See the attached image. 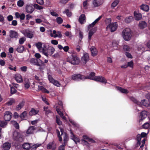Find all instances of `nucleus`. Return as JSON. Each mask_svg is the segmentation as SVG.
<instances>
[{
    "instance_id": "33",
    "label": "nucleus",
    "mask_w": 150,
    "mask_h": 150,
    "mask_svg": "<svg viewBox=\"0 0 150 150\" xmlns=\"http://www.w3.org/2000/svg\"><path fill=\"white\" fill-rule=\"evenodd\" d=\"M30 145L29 143H25L22 145L23 149L25 150H29L30 148Z\"/></svg>"
},
{
    "instance_id": "34",
    "label": "nucleus",
    "mask_w": 150,
    "mask_h": 150,
    "mask_svg": "<svg viewBox=\"0 0 150 150\" xmlns=\"http://www.w3.org/2000/svg\"><path fill=\"white\" fill-rule=\"evenodd\" d=\"M27 113L26 111H24L20 115V117L21 118V120H24L25 118L27 117Z\"/></svg>"
},
{
    "instance_id": "22",
    "label": "nucleus",
    "mask_w": 150,
    "mask_h": 150,
    "mask_svg": "<svg viewBox=\"0 0 150 150\" xmlns=\"http://www.w3.org/2000/svg\"><path fill=\"white\" fill-rule=\"evenodd\" d=\"M11 146L10 143L8 142H6L4 144H3L2 145L3 149L5 150H8L9 149Z\"/></svg>"
},
{
    "instance_id": "36",
    "label": "nucleus",
    "mask_w": 150,
    "mask_h": 150,
    "mask_svg": "<svg viewBox=\"0 0 150 150\" xmlns=\"http://www.w3.org/2000/svg\"><path fill=\"white\" fill-rule=\"evenodd\" d=\"M123 50L125 53L127 52H129L130 51V48L129 46L127 45H124L123 47Z\"/></svg>"
},
{
    "instance_id": "11",
    "label": "nucleus",
    "mask_w": 150,
    "mask_h": 150,
    "mask_svg": "<svg viewBox=\"0 0 150 150\" xmlns=\"http://www.w3.org/2000/svg\"><path fill=\"white\" fill-rule=\"evenodd\" d=\"M22 33L25 36H27L29 38H32L33 37V34L29 29H27L23 30Z\"/></svg>"
},
{
    "instance_id": "46",
    "label": "nucleus",
    "mask_w": 150,
    "mask_h": 150,
    "mask_svg": "<svg viewBox=\"0 0 150 150\" xmlns=\"http://www.w3.org/2000/svg\"><path fill=\"white\" fill-rule=\"evenodd\" d=\"M63 135V139L64 142H67L68 140V136L67 134L64 132V134H62Z\"/></svg>"
},
{
    "instance_id": "63",
    "label": "nucleus",
    "mask_w": 150,
    "mask_h": 150,
    "mask_svg": "<svg viewBox=\"0 0 150 150\" xmlns=\"http://www.w3.org/2000/svg\"><path fill=\"white\" fill-rule=\"evenodd\" d=\"M20 69L22 71L25 72L27 71V67L25 66H23L21 67Z\"/></svg>"
},
{
    "instance_id": "21",
    "label": "nucleus",
    "mask_w": 150,
    "mask_h": 150,
    "mask_svg": "<svg viewBox=\"0 0 150 150\" xmlns=\"http://www.w3.org/2000/svg\"><path fill=\"white\" fill-rule=\"evenodd\" d=\"M86 18L85 14H83L80 16L79 21L81 24H83L86 22Z\"/></svg>"
},
{
    "instance_id": "41",
    "label": "nucleus",
    "mask_w": 150,
    "mask_h": 150,
    "mask_svg": "<svg viewBox=\"0 0 150 150\" xmlns=\"http://www.w3.org/2000/svg\"><path fill=\"white\" fill-rule=\"evenodd\" d=\"M63 13H66L68 17H71L72 15L71 12L69 11V10H65L63 11Z\"/></svg>"
},
{
    "instance_id": "26",
    "label": "nucleus",
    "mask_w": 150,
    "mask_h": 150,
    "mask_svg": "<svg viewBox=\"0 0 150 150\" xmlns=\"http://www.w3.org/2000/svg\"><path fill=\"white\" fill-rule=\"evenodd\" d=\"M116 88L117 90L119 91L122 93L125 94L128 93L129 92L126 89H124L121 87L119 86H116Z\"/></svg>"
},
{
    "instance_id": "8",
    "label": "nucleus",
    "mask_w": 150,
    "mask_h": 150,
    "mask_svg": "<svg viewBox=\"0 0 150 150\" xmlns=\"http://www.w3.org/2000/svg\"><path fill=\"white\" fill-rule=\"evenodd\" d=\"M47 77L49 80L50 83L53 84L54 85L57 87H59L60 86V84L59 82L53 78L52 76L49 74L47 73Z\"/></svg>"
},
{
    "instance_id": "6",
    "label": "nucleus",
    "mask_w": 150,
    "mask_h": 150,
    "mask_svg": "<svg viewBox=\"0 0 150 150\" xmlns=\"http://www.w3.org/2000/svg\"><path fill=\"white\" fill-rule=\"evenodd\" d=\"M71 79L76 81H84L85 79V76L80 74H75L72 75Z\"/></svg>"
},
{
    "instance_id": "18",
    "label": "nucleus",
    "mask_w": 150,
    "mask_h": 150,
    "mask_svg": "<svg viewBox=\"0 0 150 150\" xmlns=\"http://www.w3.org/2000/svg\"><path fill=\"white\" fill-rule=\"evenodd\" d=\"M134 16L135 19L137 21H139L142 18V14L138 11H134Z\"/></svg>"
},
{
    "instance_id": "45",
    "label": "nucleus",
    "mask_w": 150,
    "mask_h": 150,
    "mask_svg": "<svg viewBox=\"0 0 150 150\" xmlns=\"http://www.w3.org/2000/svg\"><path fill=\"white\" fill-rule=\"evenodd\" d=\"M130 100L132 101L134 103L137 104L138 105H140V102L138 101L134 98L133 97H131L130 98Z\"/></svg>"
},
{
    "instance_id": "55",
    "label": "nucleus",
    "mask_w": 150,
    "mask_h": 150,
    "mask_svg": "<svg viewBox=\"0 0 150 150\" xmlns=\"http://www.w3.org/2000/svg\"><path fill=\"white\" fill-rule=\"evenodd\" d=\"M134 63L132 61H131L127 63V66L131 68H133V67Z\"/></svg>"
},
{
    "instance_id": "16",
    "label": "nucleus",
    "mask_w": 150,
    "mask_h": 150,
    "mask_svg": "<svg viewBox=\"0 0 150 150\" xmlns=\"http://www.w3.org/2000/svg\"><path fill=\"white\" fill-rule=\"evenodd\" d=\"M18 35L17 32L11 30L10 31V37L11 38H17Z\"/></svg>"
},
{
    "instance_id": "37",
    "label": "nucleus",
    "mask_w": 150,
    "mask_h": 150,
    "mask_svg": "<svg viewBox=\"0 0 150 150\" xmlns=\"http://www.w3.org/2000/svg\"><path fill=\"white\" fill-rule=\"evenodd\" d=\"M58 34H56L54 36L52 34H51L50 35L51 37H54V38H56L58 37L59 38H61L62 37V35L61 34V33L60 31L57 32Z\"/></svg>"
},
{
    "instance_id": "3",
    "label": "nucleus",
    "mask_w": 150,
    "mask_h": 150,
    "mask_svg": "<svg viewBox=\"0 0 150 150\" xmlns=\"http://www.w3.org/2000/svg\"><path fill=\"white\" fill-rule=\"evenodd\" d=\"M124 39L126 41H129L131 39L132 35L129 28H126L123 30L122 34Z\"/></svg>"
},
{
    "instance_id": "51",
    "label": "nucleus",
    "mask_w": 150,
    "mask_h": 150,
    "mask_svg": "<svg viewBox=\"0 0 150 150\" xmlns=\"http://www.w3.org/2000/svg\"><path fill=\"white\" fill-rule=\"evenodd\" d=\"M24 86L25 88L27 89L29 88L30 86V82L28 80L24 84Z\"/></svg>"
},
{
    "instance_id": "52",
    "label": "nucleus",
    "mask_w": 150,
    "mask_h": 150,
    "mask_svg": "<svg viewBox=\"0 0 150 150\" xmlns=\"http://www.w3.org/2000/svg\"><path fill=\"white\" fill-rule=\"evenodd\" d=\"M69 121L70 122L74 127H78V124L76 123V122L74 120H72L71 119H69Z\"/></svg>"
},
{
    "instance_id": "15",
    "label": "nucleus",
    "mask_w": 150,
    "mask_h": 150,
    "mask_svg": "<svg viewBox=\"0 0 150 150\" xmlns=\"http://www.w3.org/2000/svg\"><path fill=\"white\" fill-rule=\"evenodd\" d=\"M25 50V48L23 46L18 45L16 48L15 49V51H17L18 53H22Z\"/></svg>"
},
{
    "instance_id": "60",
    "label": "nucleus",
    "mask_w": 150,
    "mask_h": 150,
    "mask_svg": "<svg viewBox=\"0 0 150 150\" xmlns=\"http://www.w3.org/2000/svg\"><path fill=\"white\" fill-rule=\"evenodd\" d=\"M79 38L82 39L83 38V33L80 30H79Z\"/></svg>"
},
{
    "instance_id": "47",
    "label": "nucleus",
    "mask_w": 150,
    "mask_h": 150,
    "mask_svg": "<svg viewBox=\"0 0 150 150\" xmlns=\"http://www.w3.org/2000/svg\"><path fill=\"white\" fill-rule=\"evenodd\" d=\"M15 102V100L13 99H12L8 101L6 103L8 105H11L13 103Z\"/></svg>"
},
{
    "instance_id": "40",
    "label": "nucleus",
    "mask_w": 150,
    "mask_h": 150,
    "mask_svg": "<svg viewBox=\"0 0 150 150\" xmlns=\"http://www.w3.org/2000/svg\"><path fill=\"white\" fill-rule=\"evenodd\" d=\"M26 39L25 37H23L20 38L19 40V43L20 45H22L24 42L25 41Z\"/></svg>"
},
{
    "instance_id": "54",
    "label": "nucleus",
    "mask_w": 150,
    "mask_h": 150,
    "mask_svg": "<svg viewBox=\"0 0 150 150\" xmlns=\"http://www.w3.org/2000/svg\"><path fill=\"white\" fill-rule=\"evenodd\" d=\"M24 4V2L22 0H19L17 2V5L18 6L20 7L22 6Z\"/></svg>"
},
{
    "instance_id": "1",
    "label": "nucleus",
    "mask_w": 150,
    "mask_h": 150,
    "mask_svg": "<svg viewBox=\"0 0 150 150\" xmlns=\"http://www.w3.org/2000/svg\"><path fill=\"white\" fill-rule=\"evenodd\" d=\"M44 44V49H43L42 53L46 57H48L49 56H51L55 51V49L53 47L50 46L47 47L46 45Z\"/></svg>"
},
{
    "instance_id": "43",
    "label": "nucleus",
    "mask_w": 150,
    "mask_h": 150,
    "mask_svg": "<svg viewBox=\"0 0 150 150\" xmlns=\"http://www.w3.org/2000/svg\"><path fill=\"white\" fill-rule=\"evenodd\" d=\"M119 1L118 0H115L111 4V7L112 8H113L118 4Z\"/></svg>"
},
{
    "instance_id": "42",
    "label": "nucleus",
    "mask_w": 150,
    "mask_h": 150,
    "mask_svg": "<svg viewBox=\"0 0 150 150\" xmlns=\"http://www.w3.org/2000/svg\"><path fill=\"white\" fill-rule=\"evenodd\" d=\"M56 21L57 23L59 24H60L62 23L63 20L61 17H57L56 19Z\"/></svg>"
},
{
    "instance_id": "49",
    "label": "nucleus",
    "mask_w": 150,
    "mask_h": 150,
    "mask_svg": "<svg viewBox=\"0 0 150 150\" xmlns=\"http://www.w3.org/2000/svg\"><path fill=\"white\" fill-rule=\"evenodd\" d=\"M13 122L14 124V127L16 129H18L19 128V124H18L17 122L15 121H13Z\"/></svg>"
},
{
    "instance_id": "10",
    "label": "nucleus",
    "mask_w": 150,
    "mask_h": 150,
    "mask_svg": "<svg viewBox=\"0 0 150 150\" xmlns=\"http://www.w3.org/2000/svg\"><path fill=\"white\" fill-rule=\"evenodd\" d=\"M12 113L11 112L7 111L5 112L4 117L5 121H9L11 120L12 115Z\"/></svg>"
},
{
    "instance_id": "57",
    "label": "nucleus",
    "mask_w": 150,
    "mask_h": 150,
    "mask_svg": "<svg viewBox=\"0 0 150 150\" xmlns=\"http://www.w3.org/2000/svg\"><path fill=\"white\" fill-rule=\"evenodd\" d=\"M88 0H86V1L83 2V6L84 7V8H87V7L88 5Z\"/></svg>"
},
{
    "instance_id": "35",
    "label": "nucleus",
    "mask_w": 150,
    "mask_h": 150,
    "mask_svg": "<svg viewBox=\"0 0 150 150\" xmlns=\"http://www.w3.org/2000/svg\"><path fill=\"white\" fill-rule=\"evenodd\" d=\"M7 124V122L6 121H0V126L2 128L6 127Z\"/></svg>"
},
{
    "instance_id": "48",
    "label": "nucleus",
    "mask_w": 150,
    "mask_h": 150,
    "mask_svg": "<svg viewBox=\"0 0 150 150\" xmlns=\"http://www.w3.org/2000/svg\"><path fill=\"white\" fill-rule=\"evenodd\" d=\"M17 92V90L13 87H12L11 88V93L12 94H14Z\"/></svg>"
},
{
    "instance_id": "53",
    "label": "nucleus",
    "mask_w": 150,
    "mask_h": 150,
    "mask_svg": "<svg viewBox=\"0 0 150 150\" xmlns=\"http://www.w3.org/2000/svg\"><path fill=\"white\" fill-rule=\"evenodd\" d=\"M71 139L74 141L76 144H77V142H80L79 139L75 136L71 138Z\"/></svg>"
},
{
    "instance_id": "39",
    "label": "nucleus",
    "mask_w": 150,
    "mask_h": 150,
    "mask_svg": "<svg viewBox=\"0 0 150 150\" xmlns=\"http://www.w3.org/2000/svg\"><path fill=\"white\" fill-rule=\"evenodd\" d=\"M56 122L59 125H62V122L60 120L59 117L57 116H56Z\"/></svg>"
},
{
    "instance_id": "62",
    "label": "nucleus",
    "mask_w": 150,
    "mask_h": 150,
    "mask_svg": "<svg viewBox=\"0 0 150 150\" xmlns=\"http://www.w3.org/2000/svg\"><path fill=\"white\" fill-rule=\"evenodd\" d=\"M125 55L127 57L129 58H132V55L129 52H126L125 53Z\"/></svg>"
},
{
    "instance_id": "13",
    "label": "nucleus",
    "mask_w": 150,
    "mask_h": 150,
    "mask_svg": "<svg viewBox=\"0 0 150 150\" xmlns=\"http://www.w3.org/2000/svg\"><path fill=\"white\" fill-rule=\"evenodd\" d=\"M89 59L88 54L87 53H84L81 58V61L83 64H86Z\"/></svg>"
},
{
    "instance_id": "28",
    "label": "nucleus",
    "mask_w": 150,
    "mask_h": 150,
    "mask_svg": "<svg viewBox=\"0 0 150 150\" xmlns=\"http://www.w3.org/2000/svg\"><path fill=\"white\" fill-rule=\"evenodd\" d=\"M90 50L92 56H95L97 55L98 51L94 46H92L90 48Z\"/></svg>"
},
{
    "instance_id": "23",
    "label": "nucleus",
    "mask_w": 150,
    "mask_h": 150,
    "mask_svg": "<svg viewBox=\"0 0 150 150\" xmlns=\"http://www.w3.org/2000/svg\"><path fill=\"white\" fill-rule=\"evenodd\" d=\"M147 112L146 111H143L140 113L141 119L139 120V122L142 121L147 116Z\"/></svg>"
},
{
    "instance_id": "64",
    "label": "nucleus",
    "mask_w": 150,
    "mask_h": 150,
    "mask_svg": "<svg viewBox=\"0 0 150 150\" xmlns=\"http://www.w3.org/2000/svg\"><path fill=\"white\" fill-rule=\"evenodd\" d=\"M105 21L106 23H111V19L110 18H107Z\"/></svg>"
},
{
    "instance_id": "27",
    "label": "nucleus",
    "mask_w": 150,
    "mask_h": 150,
    "mask_svg": "<svg viewBox=\"0 0 150 150\" xmlns=\"http://www.w3.org/2000/svg\"><path fill=\"white\" fill-rule=\"evenodd\" d=\"M103 2V0H94L93 1V4L95 6L97 7L101 5Z\"/></svg>"
},
{
    "instance_id": "9",
    "label": "nucleus",
    "mask_w": 150,
    "mask_h": 150,
    "mask_svg": "<svg viewBox=\"0 0 150 150\" xmlns=\"http://www.w3.org/2000/svg\"><path fill=\"white\" fill-rule=\"evenodd\" d=\"M44 44L45 43L38 42H36L35 44V46L38 50L40 52H42L43 51V49H44Z\"/></svg>"
},
{
    "instance_id": "32",
    "label": "nucleus",
    "mask_w": 150,
    "mask_h": 150,
    "mask_svg": "<svg viewBox=\"0 0 150 150\" xmlns=\"http://www.w3.org/2000/svg\"><path fill=\"white\" fill-rule=\"evenodd\" d=\"M15 79L18 83H21L23 81L22 78L20 74L15 75Z\"/></svg>"
},
{
    "instance_id": "50",
    "label": "nucleus",
    "mask_w": 150,
    "mask_h": 150,
    "mask_svg": "<svg viewBox=\"0 0 150 150\" xmlns=\"http://www.w3.org/2000/svg\"><path fill=\"white\" fill-rule=\"evenodd\" d=\"M150 125L149 123L148 122H146L144 123L143 125H142V127L143 128H144L147 129L148 128V127H149Z\"/></svg>"
},
{
    "instance_id": "38",
    "label": "nucleus",
    "mask_w": 150,
    "mask_h": 150,
    "mask_svg": "<svg viewBox=\"0 0 150 150\" xmlns=\"http://www.w3.org/2000/svg\"><path fill=\"white\" fill-rule=\"evenodd\" d=\"M140 8L141 9H149V6L146 4H143L141 5Z\"/></svg>"
},
{
    "instance_id": "19",
    "label": "nucleus",
    "mask_w": 150,
    "mask_h": 150,
    "mask_svg": "<svg viewBox=\"0 0 150 150\" xmlns=\"http://www.w3.org/2000/svg\"><path fill=\"white\" fill-rule=\"evenodd\" d=\"M47 148L48 149H51L53 150H54L56 148V146L54 144V142H50L48 144Z\"/></svg>"
},
{
    "instance_id": "61",
    "label": "nucleus",
    "mask_w": 150,
    "mask_h": 150,
    "mask_svg": "<svg viewBox=\"0 0 150 150\" xmlns=\"http://www.w3.org/2000/svg\"><path fill=\"white\" fill-rule=\"evenodd\" d=\"M13 117L17 119L20 117V115L16 112H15L13 114Z\"/></svg>"
},
{
    "instance_id": "14",
    "label": "nucleus",
    "mask_w": 150,
    "mask_h": 150,
    "mask_svg": "<svg viewBox=\"0 0 150 150\" xmlns=\"http://www.w3.org/2000/svg\"><path fill=\"white\" fill-rule=\"evenodd\" d=\"M117 26L116 23L115 22L110 23L107 27L109 28L111 32H113L116 30L117 29Z\"/></svg>"
},
{
    "instance_id": "31",
    "label": "nucleus",
    "mask_w": 150,
    "mask_h": 150,
    "mask_svg": "<svg viewBox=\"0 0 150 150\" xmlns=\"http://www.w3.org/2000/svg\"><path fill=\"white\" fill-rule=\"evenodd\" d=\"M24 105V102L23 101H22L20 102L18 105H17L16 107V110L17 111L20 110L23 107Z\"/></svg>"
},
{
    "instance_id": "25",
    "label": "nucleus",
    "mask_w": 150,
    "mask_h": 150,
    "mask_svg": "<svg viewBox=\"0 0 150 150\" xmlns=\"http://www.w3.org/2000/svg\"><path fill=\"white\" fill-rule=\"evenodd\" d=\"M147 25V23L145 21H141L139 22L138 26L140 28L143 29L146 27Z\"/></svg>"
},
{
    "instance_id": "30",
    "label": "nucleus",
    "mask_w": 150,
    "mask_h": 150,
    "mask_svg": "<svg viewBox=\"0 0 150 150\" xmlns=\"http://www.w3.org/2000/svg\"><path fill=\"white\" fill-rule=\"evenodd\" d=\"M134 20L133 17L132 16H130L126 17L125 19V21L126 23H129L133 21Z\"/></svg>"
},
{
    "instance_id": "17",
    "label": "nucleus",
    "mask_w": 150,
    "mask_h": 150,
    "mask_svg": "<svg viewBox=\"0 0 150 150\" xmlns=\"http://www.w3.org/2000/svg\"><path fill=\"white\" fill-rule=\"evenodd\" d=\"M140 104L146 107H148L150 105V102L149 100L144 99L140 102Z\"/></svg>"
},
{
    "instance_id": "44",
    "label": "nucleus",
    "mask_w": 150,
    "mask_h": 150,
    "mask_svg": "<svg viewBox=\"0 0 150 150\" xmlns=\"http://www.w3.org/2000/svg\"><path fill=\"white\" fill-rule=\"evenodd\" d=\"M56 132L57 134V137L59 139V141L60 142H61L62 141V139L60 134V133L58 129H56Z\"/></svg>"
},
{
    "instance_id": "7",
    "label": "nucleus",
    "mask_w": 150,
    "mask_h": 150,
    "mask_svg": "<svg viewBox=\"0 0 150 150\" xmlns=\"http://www.w3.org/2000/svg\"><path fill=\"white\" fill-rule=\"evenodd\" d=\"M43 8L42 6H39L36 4H28L26 6V9H42Z\"/></svg>"
},
{
    "instance_id": "20",
    "label": "nucleus",
    "mask_w": 150,
    "mask_h": 150,
    "mask_svg": "<svg viewBox=\"0 0 150 150\" xmlns=\"http://www.w3.org/2000/svg\"><path fill=\"white\" fill-rule=\"evenodd\" d=\"M97 29L96 27H95L92 29L90 30L88 33V39L89 40H90L92 35L96 32Z\"/></svg>"
},
{
    "instance_id": "24",
    "label": "nucleus",
    "mask_w": 150,
    "mask_h": 150,
    "mask_svg": "<svg viewBox=\"0 0 150 150\" xmlns=\"http://www.w3.org/2000/svg\"><path fill=\"white\" fill-rule=\"evenodd\" d=\"M95 73L94 72H91L89 75L85 76V79H89L93 80L95 78Z\"/></svg>"
},
{
    "instance_id": "29",
    "label": "nucleus",
    "mask_w": 150,
    "mask_h": 150,
    "mask_svg": "<svg viewBox=\"0 0 150 150\" xmlns=\"http://www.w3.org/2000/svg\"><path fill=\"white\" fill-rule=\"evenodd\" d=\"M39 111L38 110H36L34 108H32L29 112V115L30 116L36 115L38 113Z\"/></svg>"
},
{
    "instance_id": "2",
    "label": "nucleus",
    "mask_w": 150,
    "mask_h": 150,
    "mask_svg": "<svg viewBox=\"0 0 150 150\" xmlns=\"http://www.w3.org/2000/svg\"><path fill=\"white\" fill-rule=\"evenodd\" d=\"M67 61L73 65H77L79 63L80 59L77 55L72 54L67 58Z\"/></svg>"
},
{
    "instance_id": "58",
    "label": "nucleus",
    "mask_w": 150,
    "mask_h": 150,
    "mask_svg": "<svg viewBox=\"0 0 150 150\" xmlns=\"http://www.w3.org/2000/svg\"><path fill=\"white\" fill-rule=\"evenodd\" d=\"M21 21V20H23L25 18V15L24 13H22L20 14L19 17Z\"/></svg>"
},
{
    "instance_id": "5",
    "label": "nucleus",
    "mask_w": 150,
    "mask_h": 150,
    "mask_svg": "<svg viewBox=\"0 0 150 150\" xmlns=\"http://www.w3.org/2000/svg\"><path fill=\"white\" fill-rule=\"evenodd\" d=\"M39 61H40L39 62H38L37 59L35 58H33L30 59V62L31 64L35 66H39L40 67H44L45 65L44 62L40 59H39Z\"/></svg>"
},
{
    "instance_id": "4",
    "label": "nucleus",
    "mask_w": 150,
    "mask_h": 150,
    "mask_svg": "<svg viewBox=\"0 0 150 150\" xmlns=\"http://www.w3.org/2000/svg\"><path fill=\"white\" fill-rule=\"evenodd\" d=\"M13 139L18 142H22L24 139L23 136L19 132L15 131L13 132Z\"/></svg>"
},
{
    "instance_id": "12",
    "label": "nucleus",
    "mask_w": 150,
    "mask_h": 150,
    "mask_svg": "<svg viewBox=\"0 0 150 150\" xmlns=\"http://www.w3.org/2000/svg\"><path fill=\"white\" fill-rule=\"evenodd\" d=\"M93 80L96 81L100 82L102 83H105V84L107 83V81L105 79L101 76H95Z\"/></svg>"
},
{
    "instance_id": "56",
    "label": "nucleus",
    "mask_w": 150,
    "mask_h": 150,
    "mask_svg": "<svg viewBox=\"0 0 150 150\" xmlns=\"http://www.w3.org/2000/svg\"><path fill=\"white\" fill-rule=\"evenodd\" d=\"M56 110L57 111V112L60 116L63 113V112H62L60 110V109H59L58 106H57L56 107Z\"/></svg>"
},
{
    "instance_id": "59",
    "label": "nucleus",
    "mask_w": 150,
    "mask_h": 150,
    "mask_svg": "<svg viewBox=\"0 0 150 150\" xmlns=\"http://www.w3.org/2000/svg\"><path fill=\"white\" fill-rule=\"evenodd\" d=\"M13 67V66L11 65H9V67H8V68L9 69L11 70H13L14 71H16V66L15 67H14L12 68V67Z\"/></svg>"
}]
</instances>
